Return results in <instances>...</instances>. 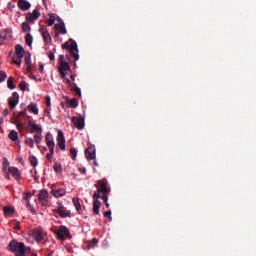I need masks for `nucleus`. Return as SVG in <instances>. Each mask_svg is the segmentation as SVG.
<instances>
[{"mask_svg": "<svg viewBox=\"0 0 256 256\" xmlns=\"http://www.w3.org/2000/svg\"><path fill=\"white\" fill-rule=\"evenodd\" d=\"M60 214H61V217L62 218H65V217H71V213H70V211H64L63 209H62V211L60 212Z\"/></svg>", "mask_w": 256, "mask_h": 256, "instance_id": "nucleus-42", "label": "nucleus"}, {"mask_svg": "<svg viewBox=\"0 0 256 256\" xmlns=\"http://www.w3.org/2000/svg\"><path fill=\"white\" fill-rule=\"evenodd\" d=\"M32 71V62H30V64L27 66V72L31 73Z\"/></svg>", "mask_w": 256, "mask_h": 256, "instance_id": "nucleus-56", "label": "nucleus"}, {"mask_svg": "<svg viewBox=\"0 0 256 256\" xmlns=\"http://www.w3.org/2000/svg\"><path fill=\"white\" fill-rule=\"evenodd\" d=\"M103 201H104L107 209H109V207H110V205H109V193H106V195H104Z\"/></svg>", "mask_w": 256, "mask_h": 256, "instance_id": "nucleus-40", "label": "nucleus"}, {"mask_svg": "<svg viewBox=\"0 0 256 256\" xmlns=\"http://www.w3.org/2000/svg\"><path fill=\"white\" fill-rule=\"evenodd\" d=\"M39 71H40V73H43V71H44V64H40L39 65Z\"/></svg>", "mask_w": 256, "mask_h": 256, "instance_id": "nucleus-57", "label": "nucleus"}, {"mask_svg": "<svg viewBox=\"0 0 256 256\" xmlns=\"http://www.w3.org/2000/svg\"><path fill=\"white\" fill-rule=\"evenodd\" d=\"M104 217H108V219L112 220V211H105L104 212Z\"/></svg>", "mask_w": 256, "mask_h": 256, "instance_id": "nucleus-47", "label": "nucleus"}, {"mask_svg": "<svg viewBox=\"0 0 256 256\" xmlns=\"http://www.w3.org/2000/svg\"><path fill=\"white\" fill-rule=\"evenodd\" d=\"M15 213V207L6 206L4 207V215L6 217H10L11 215H14Z\"/></svg>", "mask_w": 256, "mask_h": 256, "instance_id": "nucleus-24", "label": "nucleus"}, {"mask_svg": "<svg viewBox=\"0 0 256 256\" xmlns=\"http://www.w3.org/2000/svg\"><path fill=\"white\" fill-rule=\"evenodd\" d=\"M29 197H31V192L23 193V199L25 201L26 206L32 213H35L34 207L31 205V202L29 201Z\"/></svg>", "mask_w": 256, "mask_h": 256, "instance_id": "nucleus-19", "label": "nucleus"}, {"mask_svg": "<svg viewBox=\"0 0 256 256\" xmlns=\"http://www.w3.org/2000/svg\"><path fill=\"white\" fill-rule=\"evenodd\" d=\"M25 62L28 68L29 64H31V54H28V56H25Z\"/></svg>", "mask_w": 256, "mask_h": 256, "instance_id": "nucleus-48", "label": "nucleus"}, {"mask_svg": "<svg viewBox=\"0 0 256 256\" xmlns=\"http://www.w3.org/2000/svg\"><path fill=\"white\" fill-rule=\"evenodd\" d=\"M94 166H99L97 160L94 159Z\"/></svg>", "mask_w": 256, "mask_h": 256, "instance_id": "nucleus-61", "label": "nucleus"}, {"mask_svg": "<svg viewBox=\"0 0 256 256\" xmlns=\"http://www.w3.org/2000/svg\"><path fill=\"white\" fill-rule=\"evenodd\" d=\"M9 250L16 252V256H27L31 252V248L25 246L24 242H17V240H12L9 243Z\"/></svg>", "mask_w": 256, "mask_h": 256, "instance_id": "nucleus-1", "label": "nucleus"}, {"mask_svg": "<svg viewBox=\"0 0 256 256\" xmlns=\"http://www.w3.org/2000/svg\"><path fill=\"white\" fill-rule=\"evenodd\" d=\"M7 32H8V30H4L3 32H0V38L5 40L7 38Z\"/></svg>", "mask_w": 256, "mask_h": 256, "instance_id": "nucleus-49", "label": "nucleus"}, {"mask_svg": "<svg viewBox=\"0 0 256 256\" xmlns=\"http://www.w3.org/2000/svg\"><path fill=\"white\" fill-rule=\"evenodd\" d=\"M64 209V205H62V203H58V207L56 209V213H58V215L61 217V211H63Z\"/></svg>", "mask_w": 256, "mask_h": 256, "instance_id": "nucleus-41", "label": "nucleus"}, {"mask_svg": "<svg viewBox=\"0 0 256 256\" xmlns=\"http://www.w3.org/2000/svg\"><path fill=\"white\" fill-rule=\"evenodd\" d=\"M54 29L58 30L59 34H67V28L65 26V23L62 20H60V18H59V24H55Z\"/></svg>", "mask_w": 256, "mask_h": 256, "instance_id": "nucleus-17", "label": "nucleus"}, {"mask_svg": "<svg viewBox=\"0 0 256 256\" xmlns=\"http://www.w3.org/2000/svg\"><path fill=\"white\" fill-rule=\"evenodd\" d=\"M16 127H17V130H19V132H23L24 126H23V124H21L20 121H17Z\"/></svg>", "mask_w": 256, "mask_h": 256, "instance_id": "nucleus-44", "label": "nucleus"}, {"mask_svg": "<svg viewBox=\"0 0 256 256\" xmlns=\"http://www.w3.org/2000/svg\"><path fill=\"white\" fill-rule=\"evenodd\" d=\"M70 79H71V81H70V83H71L70 87H71V90H72L73 87H74L76 75H70Z\"/></svg>", "mask_w": 256, "mask_h": 256, "instance_id": "nucleus-45", "label": "nucleus"}, {"mask_svg": "<svg viewBox=\"0 0 256 256\" xmlns=\"http://www.w3.org/2000/svg\"><path fill=\"white\" fill-rule=\"evenodd\" d=\"M7 79V72L5 70H0V83H3Z\"/></svg>", "mask_w": 256, "mask_h": 256, "instance_id": "nucleus-37", "label": "nucleus"}, {"mask_svg": "<svg viewBox=\"0 0 256 256\" xmlns=\"http://www.w3.org/2000/svg\"><path fill=\"white\" fill-rule=\"evenodd\" d=\"M62 48L68 50L71 56H73L74 60H79L80 54H79V48L76 40H73V38H70L68 42H65L62 45Z\"/></svg>", "mask_w": 256, "mask_h": 256, "instance_id": "nucleus-2", "label": "nucleus"}, {"mask_svg": "<svg viewBox=\"0 0 256 256\" xmlns=\"http://www.w3.org/2000/svg\"><path fill=\"white\" fill-rule=\"evenodd\" d=\"M72 122L74 123L75 127H77V130H84V128H85L84 117H78V116L74 115L72 117Z\"/></svg>", "mask_w": 256, "mask_h": 256, "instance_id": "nucleus-8", "label": "nucleus"}, {"mask_svg": "<svg viewBox=\"0 0 256 256\" xmlns=\"http://www.w3.org/2000/svg\"><path fill=\"white\" fill-rule=\"evenodd\" d=\"M96 244H98V240H97V238H93V240H91V242L88 243V248H91L92 246H95Z\"/></svg>", "mask_w": 256, "mask_h": 256, "instance_id": "nucleus-43", "label": "nucleus"}, {"mask_svg": "<svg viewBox=\"0 0 256 256\" xmlns=\"http://www.w3.org/2000/svg\"><path fill=\"white\" fill-rule=\"evenodd\" d=\"M25 144L29 146L30 148H34V140L33 138H26Z\"/></svg>", "mask_w": 256, "mask_h": 256, "instance_id": "nucleus-38", "label": "nucleus"}, {"mask_svg": "<svg viewBox=\"0 0 256 256\" xmlns=\"http://www.w3.org/2000/svg\"><path fill=\"white\" fill-rule=\"evenodd\" d=\"M52 193L54 195V197H64V195H66V190L65 189H52Z\"/></svg>", "mask_w": 256, "mask_h": 256, "instance_id": "nucleus-25", "label": "nucleus"}, {"mask_svg": "<svg viewBox=\"0 0 256 256\" xmlns=\"http://www.w3.org/2000/svg\"><path fill=\"white\" fill-rule=\"evenodd\" d=\"M55 235H57L58 240L64 241L67 237H71L70 229L66 225H60L58 229L55 230Z\"/></svg>", "mask_w": 256, "mask_h": 256, "instance_id": "nucleus-5", "label": "nucleus"}, {"mask_svg": "<svg viewBox=\"0 0 256 256\" xmlns=\"http://www.w3.org/2000/svg\"><path fill=\"white\" fill-rule=\"evenodd\" d=\"M13 62H15V64H18V66H21V60L19 59V56H17V58H13Z\"/></svg>", "mask_w": 256, "mask_h": 256, "instance_id": "nucleus-50", "label": "nucleus"}, {"mask_svg": "<svg viewBox=\"0 0 256 256\" xmlns=\"http://www.w3.org/2000/svg\"><path fill=\"white\" fill-rule=\"evenodd\" d=\"M9 172L10 174H12L14 179H16V181H21V174L19 168H17L16 166H11L9 168Z\"/></svg>", "mask_w": 256, "mask_h": 256, "instance_id": "nucleus-18", "label": "nucleus"}, {"mask_svg": "<svg viewBox=\"0 0 256 256\" xmlns=\"http://www.w3.org/2000/svg\"><path fill=\"white\" fill-rule=\"evenodd\" d=\"M57 144H58L60 150H66V140H65V136H64L62 130H59V132H58Z\"/></svg>", "mask_w": 256, "mask_h": 256, "instance_id": "nucleus-14", "label": "nucleus"}, {"mask_svg": "<svg viewBox=\"0 0 256 256\" xmlns=\"http://www.w3.org/2000/svg\"><path fill=\"white\" fill-rule=\"evenodd\" d=\"M9 139L12 140V142H17V140H19L18 132H16V130H11L9 134Z\"/></svg>", "mask_w": 256, "mask_h": 256, "instance_id": "nucleus-26", "label": "nucleus"}, {"mask_svg": "<svg viewBox=\"0 0 256 256\" xmlns=\"http://www.w3.org/2000/svg\"><path fill=\"white\" fill-rule=\"evenodd\" d=\"M40 34L42 35V38L46 44H50V42H52L50 32L46 26H40Z\"/></svg>", "mask_w": 256, "mask_h": 256, "instance_id": "nucleus-11", "label": "nucleus"}, {"mask_svg": "<svg viewBox=\"0 0 256 256\" xmlns=\"http://www.w3.org/2000/svg\"><path fill=\"white\" fill-rule=\"evenodd\" d=\"M67 71H71V66L69 62L65 60V57H64L63 62L61 63V66H59V73H60L61 79L65 80L68 86H71L72 85L71 80L67 79Z\"/></svg>", "mask_w": 256, "mask_h": 256, "instance_id": "nucleus-3", "label": "nucleus"}, {"mask_svg": "<svg viewBox=\"0 0 256 256\" xmlns=\"http://www.w3.org/2000/svg\"><path fill=\"white\" fill-rule=\"evenodd\" d=\"M34 140L36 144H41L43 140V128L40 126V130L37 131V134H34Z\"/></svg>", "mask_w": 256, "mask_h": 256, "instance_id": "nucleus-21", "label": "nucleus"}, {"mask_svg": "<svg viewBox=\"0 0 256 256\" xmlns=\"http://www.w3.org/2000/svg\"><path fill=\"white\" fill-rule=\"evenodd\" d=\"M18 116L19 117H25L26 116V109H24L23 111H20L19 113H18Z\"/></svg>", "mask_w": 256, "mask_h": 256, "instance_id": "nucleus-52", "label": "nucleus"}, {"mask_svg": "<svg viewBox=\"0 0 256 256\" xmlns=\"http://www.w3.org/2000/svg\"><path fill=\"white\" fill-rule=\"evenodd\" d=\"M67 103L70 107L76 108L79 105L78 99H67Z\"/></svg>", "mask_w": 256, "mask_h": 256, "instance_id": "nucleus-30", "label": "nucleus"}, {"mask_svg": "<svg viewBox=\"0 0 256 256\" xmlns=\"http://www.w3.org/2000/svg\"><path fill=\"white\" fill-rule=\"evenodd\" d=\"M29 123L28 126L26 127V130L30 132L31 134H37L38 131L40 130V124H33V119L31 117H28Z\"/></svg>", "mask_w": 256, "mask_h": 256, "instance_id": "nucleus-13", "label": "nucleus"}, {"mask_svg": "<svg viewBox=\"0 0 256 256\" xmlns=\"http://www.w3.org/2000/svg\"><path fill=\"white\" fill-rule=\"evenodd\" d=\"M72 201H73V204H74L75 208L77 209V211L80 212L82 207H81V203H80L79 199H73Z\"/></svg>", "mask_w": 256, "mask_h": 256, "instance_id": "nucleus-35", "label": "nucleus"}, {"mask_svg": "<svg viewBox=\"0 0 256 256\" xmlns=\"http://www.w3.org/2000/svg\"><path fill=\"white\" fill-rule=\"evenodd\" d=\"M28 111H31V113H34L35 115H38L39 109L37 103L31 102L28 107Z\"/></svg>", "mask_w": 256, "mask_h": 256, "instance_id": "nucleus-23", "label": "nucleus"}, {"mask_svg": "<svg viewBox=\"0 0 256 256\" xmlns=\"http://www.w3.org/2000/svg\"><path fill=\"white\" fill-rule=\"evenodd\" d=\"M85 156L88 160H94L96 158V150L93 146H89L85 150Z\"/></svg>", "mask_w": 256, "mask_h": 256, "instance_id": "nucleus-15", "label": "nucleus"}, {"mask_svg": "<svg viewBox=\"0 0 256 256\" xmlns=\"http://www.w3.org/2000/svg\"><path fill=\"white\" fill-rule=\"evenodd\" d=\"M46 158H47V160H52L53 154L51 151L46 154Z\"/></svg>", "mask_w": 256, "mask_h": 256, "instance_id": "nucleus-51", "label": "nucleus"}, {"mask_svg": "<svg viewBox=\"0 0 256 256\" xmlns=\"http://www.w3.org/2000/svg\"><path fill=\"white\" fill-rule=\"evenodd\" d=\"M45 113L49 114L50 113L49 109H45Z\"/></svg>", "mask_w": 256, "mask_h": 256, "instance_id": "nucleus-62", "label": "nucleus"}, {"mask_svg": "<svg viewBox=\"0 0 256 256\" xmlns=\"http://www.w3.org/2000/svg\"><path fill=\"white\" fill-rule=\"evenodd\" d=\"M48 56H49L50 60H55L54 52H49Z\"/></svg>", "mask_w": 256, "mask_h": 256, "instance_id": "nucleus-53", "label": "nucleus"}, {"mask_svg": "<svg viewBox=\"0 0 256 256\" xmlns=\"http://www.w3.org/2000/svg\"><path fill=\"white\" fill-rule=\"evenodd\" d=\"M96 187V191H94V195H93V211L94 213H96V215H99L100 213V208H101V201H99L100 199V192H99V185L98 183H96L95 185Z\"/></svg>", "mask_w": 256, "mask_h": 256, "instance_id": "nucleus-6", "label": "nucleus"}, {"mask_svg": "<svg viewBox=\"0 0 256 256\" xmlns=\"http://www.w3.org/2000/svg\"><path fill=\"white\" fill-rule=\"evenodd\" d=\"M39 17H41V12L39 11V9H33L32 13H26L25 19L27 20V22L31 23L34 22L35 19H39Z\"/></svg>", "mask_w": 256, "mask_h": 256, "instance_id": "nucleus-10", "label": "nucleus"}, {"mask_svg": "<svg viewBox=\"0 0 256 256\" xmlns=\"http://www.w3.org/2000/svg\"><path fill=\"white\" fill-rule=\"evenodd\" d=\"M45 142L47 147L49 148V151L51 152L52 156L55 154V140L52 136L51 132H48L45 136Z\"/></svg>", "mask_w": 256, "mask_h": 256, "instance_id": "nucleus-7", "label": "nucleus"}, {"mask_svg": "<svg viewBox=\"0 0 256 256\" xmlns=\"http://www.w3.org/2000/svg\"><path fill=\"white\" fill-rule=\"evenodd\" d=\"M8 88L13 90L16 89V85H14V77H9L7 81Z\"/></svg>", "mask_w": 256, "mask_h": 256, "instance_id": "nucleus-32", "label": "nucleus"}, {"mask_svg": "<svg viewBox=\"0 0 256 256\" xmlns=\"http://www.w3.org/2000/svg\"><path fill=\"white\" fill-rule=\"evenodd\" d=\"M53 168L55 170V172H62L63 168H62V164H60V162H55L53 165Z\"/></svg>", "mask_w": 256, "mask_h": 256, "instance_id": "nucleus-34", "label": "nucleus"}, {"mask_svg": "<svg viewBox=\"0 0 256 256\" xmlns=\"http://www.w3.org/2000/svg\"><path fill=\"white\" fill-rule=\"evenodd\" d=\"M55 19H56V14L55 13H49V19L47 21V25L48 26H54Z\"/></svg>", "mask_w": 256, "mask_h": 256, "instance_id": "nucleus-28", "label": "nucleus"}, {"mask_svg": "<svg viewBox=\"0 0 256 256\" xmlns=\"http://www.w3.org/2000/svg\"><path fill=\"white\" fill-rule=\"evenodd\" d=\"M29 162L32 166H38V158L36 156H29Z\"/></svg>", "mask_w": 256, "mask_h": 256, "instance_id": "nucleus-33", "label": "nucleus"}, {"mask_svg": "<svg viewBox=\"0 0 256 256\" xmlns=\"http://www.w3.org/2000/svg\"><path fill=\"white\" fill-rule=\"evenodd\" d=\"M4 119L3 118H0V123H3Z\"/></svg>", "mask_w": 256, "mask_h": 256, "instance_id": "nucleus-63", "label": "nucleus"}, {"mask_svg": "<svg viewBox=\"0 0 256 256\" xmlns=\"http://www.w3.org/2000/svg\"><path fill=\"white\" fill-rule=\"evenodd\" d=\"M3 115H9V109H4V111H3Z\"/></svg>", "mask_w": 256, "mask_h": 256, "instance_id": "nucleus-59", "label": "nucleus"}, {"mask_svg": "<svg viewBox=\"0 0 256 256\" xmlns=\"http://www.w3.org/2000/svg\"><path fill=\"white\" fill-rule=\"evenodd\" d=\"M31 22H28L26 20V22H23L21 25L22 31L23 32H31V26H30Z\"/></svg>", "mask_w": 256, "mask_h": 256, "instance_id": "nucleus-27", "label": "nucleus"}, {"mask_svg": "<svg viewBox=\"0 0 256 256\" xmlns=\"http://www.w3.org/2000/svg\"><path fill=\"white\" fill-rule=\"evenodd\" d=\"M19 89L21 91H26V89H27V82L26 81H21V83H19Z\"/></svg>", "mask_w": 256, "mask_h": 256, "instance_id": "nucleus-39", "label": "nucleus"}, {"mask_svg": "<svg viewBox=\"0 0 256 256\" xmlns=\"http://www.w3.org/2000/svg\"><path fill=\"white\" fill-rule=\"evenodd\" d=\"M98 192H99V199L104 201V197L107 193H110L109 187H107V178H101L98 180Z\"/></svg>", "mask_w": 256, "mask_h": 256, "instance_id": "nucleus-4", "label": "nucleus"}, {"mask_svg": "<svg viewBox=\"0 0 256 256\" xmlns=\"http://www.w3.org/2000/svg\"><path fill=\"white\" fill-rule=\"evenodd\" d=\"M77 155H78V152H77L76 148H71L70 149V156H71L72 160H76Z\"/></svg>", "mask_w": 256, "mask_h": 256, "instance_id": "nucleus-36", "label": "nucleus"}, {"mask_svg": "<svg viewBox=\"0 0 256 256\" xmlns=\"http://www.w3.org/2000/svg\"><path fill=\"white\" fill-rule=\"evenodd\" d=\"M48 197H49L48 191H46V190L40 191V193L38 195V201L40 202V204L43 207H46L48 205V203H49Z\"/></svg>", "mask_w": 256, "mask_h": 256, "instance_id": "nucleus-12", "label": "nucleus"}, {"mask_svg": "<svg viewBox=\"0 0 256 256\" xmlns=\"http://www.w3.org/2000/svg\"><path fill=\"white\" fill-rule=\"evenodd\" d=\"M59 35H60L59 30H56L55 38H59Z\"/></svg>", "mask_w": 256, "mask_h": 256, "instance_id": "nucleus-60", "label": "nucleus"}, {"mask_svg": "<svg viewBox=\"0 0 256 256\" xmlns=\"http://www.w3.org/2000/svg\"><path fill=\"white\" fill-rule=\"evenodd\" d=\"M16 56H18L20 60V64H22V58L25 56V48L21 44H16L15 46Z\"/></svg>", "mask_w": 256, "mask_h": 256, "instance_id": "nucleus-16", "label": "nucleus"}, {"mask_svg": "<svg viewBox=\"0 0 256 256\" xmlns=\"http://www.w3.org/2000/svg\"><path fill=\"white\" fill-rule=\"evenodd\" d=\"M64 54H60L59 60H60V66H62V62H64Z\"/></svg>", "mask_w": 256, "mask_h": 256, "instance_id": "nucleus-55", "label": "nucleus"}, {"mask_svg": "<svg viewBox=\"0 0 256 256\" xmlns=\"http://www.w3.org/2000/svg\"><path fill=\"white\" fill-rule=\"evenodd\" d=\"M15 229H21L20 222H17V223L15 224Z\"/></svg>", "mask_w": 256, "mask_h": 256, "instance_id": "nucleus-58", "label": "nucleus"}, {"mask_svg": "<svg viewBox=\"0 0 256 256\" xmlns=\"http://www.w3.org/2000/svg\"><path fill=\"white\" fill-rule=\"evenodd\" d=\"M45 101H46V107H51V105H52L51 97L47 96L45 98Z\"/></svg>", "mask_w": 256, "mask_h": 256, "instance_id": "nucleus-46", "label": "nucleus"}, {"mask_svg": "<svg viewBox=\"0 0 256 256\" xmlns=\"http://www.w3.org/2000/svg\"><path fill=\"white\" fill-rule=\"evenodd\" d=\"M18 7L22 9V11H27L31 9V3L27 0H18Z\"/></svg>", "mask_w": 256, "mask_h": 256, "instance_id": "nucleus-20", "label": "nucleus"}, {"mask_svg": "<svg viewBox=\"0 0 256 256\" xmlns=\"http://www.w3.org/2000/svg\"><path fill=\"white\" fill-rule=\"evenodd\" d=\"M25 42L27 44V46H32L33 44V36L30 32H28L25 36Z\"/></svg>", "mask_w": 256, "mask_h": 256, "instance_id": "nucleus-29", "label": "nucleus"}, {"mask_svg": "<svg viewBox=\"0 0 256 256\" xmlns=\"http://www.w3.org/2000/svg\"><path fill=\"white\" fill-rule=\"evenodd\" d=\"M78 169H79V172H81L82 174H86V172H87L85 167H80Z\"/></svg>", "mask_w": 256, "mask_h": 256, "instance_id": "nucleus-54", "label": "nucleus"}, {"mask_svg": "<svg viewBox=\"0 0 256 256\" xmlns=\"http://www.w3.org/2000/svg\"><path fill=\"white\" fill-rule=\"evenodd\" d=\"M31 256H38V254H36V253H33Z\"/></svg>", "mask_w": 256, "mask_h": 256, "instance_id": "nucleus-64", "label": "nucleus"}, {"mask_svg": "<svg viewBox=\"0 0 256 256\" xmlns=\"http://www.w3.org/2000/svg\"><path fill=\"white\" fill-rule=\"evenodd\" d=\"M72 91L78 95V97H82L81 89L77 86V83H73Z\"/></svg>", "mask_w": 256, "mask_h": 256, "instance_id": "nucleus-31", "label": "nucleus"}, {"mask_svg": "<svg viewBox=\"0 0 256 256\" xmlns=\"http://www.w3.org/2000/svg\"><path fill=\"white\" fill-rule=\"evenodd\" d=\"M33 237L35 238V240L37 242H42L44 236H43V232H41L40 229H35L33 232Z\"/></svg>", "mask_w": 256, "mask_h": 256, "instance_id": "nucleus-22", "label": "nucleus"}, {"mask_svg": "<svg viewBox=\"0 0 256 256\" xmlns=\"http://www.w3.org/2000/svg\"><path fill=\"white\" fill-rule=\"evenodd\" d=\"M19 101H20V95H19V93H17V91H14V93H12V97H9V99H8V103H9V106L11 107V109H15V107H17Z\"/></svg>", "mask_w": 256, "mask_h": 256, "instance_id": "nucleus-9", "label": "nucleus"}]
</instances>
